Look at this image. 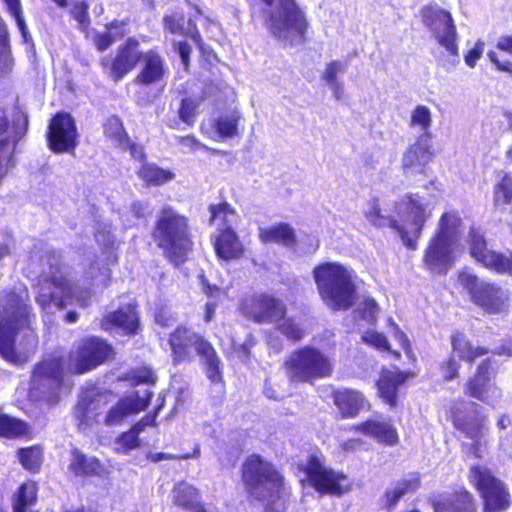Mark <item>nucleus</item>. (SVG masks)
<instances>
[{"mask_svg": "<svg viewBox=\"0 0 512 512\" xmlns=\"http://www.w3.org/2000/svg\"><path fill=\"white\" fill-rule=\"evenodd\" d=\"M59 273V262L54 257L50 264V271L41 275L36 296L37 304L46 313L66 308L70 304L87 307L91 303L93 288L103 289L108 286L111 279V270L102 260L93 261L84 273V282L89 286L73 285Z\"/></svg>", "mask_w": 512, "mask_h": 512, "instance_id": "nucleus-1", "label": "nucleus"}, {"mask_svg": "<svg viewBox=\"0 0 512 512\" xmlns=\"http://www.w3.org/2000/svg\"><path fill=\"white\" fill-rule=\"evenodd\" d=\"M27 287L18 283L0 295V355L12 363L19 361L15 336L25 331L22 357H28L37 347V336L31 326V306Z\"/></svg>", "mask_w": 512, "mask_h": 512, "instance_id": "nucleus-2", "label": "nucleus"}, {"mask_svg": "<svg viewBox=\"0 0 512 512\" xmlns=\"http://www.w3.org/2000/svg\"><path fill=\"white\" fill-rule=\"evenodd\" d=\"M433 209V203L416 193L406 196L396 205L395 211L402 224H399L396 219L381 213L377 197L367 201L363 214L368 222L375 227H390L397 230L404 244L414 250L426 221L432 216Z\"/></svg>", "mask_w": 512, "mask_h": 512, "instance_id": "nucleus-3", "label": "nucleus"}, {"mask_svg": "<svg viewBox=\"0 0 512 512\" xmlns=\"http://www.w3.org/2000/svg\"><path fill=\"white\" fill-rule=\"evenodd\" d=\"M242 479L248 493L259 501H267L265 512H284L287 495L283 476L259 455L250 456L243 464Z\"/></svg>", "mask_w": 512, "mask_h": 512, "instance_id": "nucleus-4", "label": "nucleus"}, {"mask_svg": "<svg viewBox=\"0 0 512 512\" xmlns=\"http://www.w3.org/2000/svg\"><path fill=\"white\" fill-rule=\"evenodd\" d=\"M313 278L324 304L333 311L350 309L356 301V285L351 270L336 262L313 269Z\"/></svg>", "mask_w": 512, "mask_h": 512, "instance_id": "nucleus-5", "label": "nucleus"}, {"mask_svg": "<svg viewBox=\"0 0 512 512\" xmlns=\"http://www.w3.org/2000/svg\"><path fill=\"white\" fill-rule=\"evenodd\" d=\"M153 238L164 256L179 266L185 262L192 246L188 218L171 206H164L158 212Z\"/></svg>", "mask_w": 512, "mask_h": 512, "instance_id": "nucleus-6", "label": "nucleus"}, {"mask_svg": "<svg viewBox=\"0 0 512 512\" xmlns=\"http://www.w3.org/2000/svg\"><path fill=\"white\" fill-rule=\"evenodd\" d=\"M264 25L285 44H301L308 27L304 12L295 0H261Z\"/></svg>", "mask_w": 512, "mask_h": 512, "instance_id": "nucleus-7", "label": "nucleus"}, {"mask_svg": "<svg viewBox=\"0 0 512 512\" xmlns=\"http://www.w3.org/2000/svg\"><path fill=\"white\" fill-rule=\"evenodd\" d=\"M423 24L431 31L443 51L436 54L439 66L451 72L460 62L457 31L451 14L439 6H426L421 10Z\"/></svg>", "mask_w": 512, "mask_h": 512, "instance_id": "nucleus-8", "label": "nucleus"}, {"mask_svg": "<svg viewBox=\"0 0 512 512\" xmlns=\"http://www.w3.org/2000/svg\"><path fill=\"white\" fill-rule=\"evenodd\" d=\"M291 383H312L330 377L334 370L333 359L316 347L304 346L290 353L283 363Z\"/></svg>", "mask_w": 512, "mask_h": 512, "instance_id": "nucleus-9", "label": "nucleus"}, {"mask_svg": "<svg viewBox=\"0 0 512 512\" xmlns=\"http://www.w3.org/2000/svg\"><path fill=\"white\" fill-rule=\"evenodd\" d=\"M169 345L172 351L174 364L186 360L189 357V348L194 347L195 351L204 361L207 377L216 382L221 379L219 369L220 359L212 345L198 334L191 330L178 327L169 338Z\"/></svg>", "mask_w": 512, "mask_h": 512, "instance_id": "nucleus-10", "label": "nucleus"}, {"mask_svg": "<svg viewBox=\"0 0 512 512\" xmlns=\"http://www.w3.org/2000/svg\"><path fill=\"white\" fill-rule=\"evenodd\" d=\"M458 281L465 289L471 301L490 314H499L508 310L509 291L496 284L479 279L470 271L459 273Z\"/></svg>", "mask_w": 512, "mask_h": 512, "instance_id": "nucleus-11", "label": "nucleus"}, {"mask_svg": "<svg viewBox=\"0 0 512 512\" xmlns=\"http://www.w3.org/2000/svg\"><path fill=\"white\" fill-rule=\"evenodd\" d=\"M62 385L63 364L60 358L45 359L35 366L30 382L33 397L55 403Z\"/></svg>", "mask_w": 512, "mask_h": 512, "instance_id": "nucleus-12", "label": "nucleus"}, {"mask_svg": "<svg viewBox=\"0 0 512 512\" xmlns=\"http://www.w3.org/2000/svg\"><path fill=\"white\" fill-rule=\"evenodd\" d=\"M470 481L477 487L484 501V512H500L510 506V494L505 484L483 466H472Z\"/></svg>", "mask_w": 512, "mask_h": 512, "instance_id": "nucleus-13", "label": "nucleus"}, {"mask_svg": "<svg viewBox=\"0 0 512 512\" xmlns=\"http://www.w3.org/2000/svg\"><path fill=\"white\" fill-rule=\"evenodd\" d=\"M112 347L98 337L84 339L68 357L67 370L73 374H83L99 365L109 357Z\"/></svg>", "mask_w": 512, "mask_h": 512, "instance_id": "nucleus-14", "label": "nucleus"}, {"mask_svg": "<svg viewBox=\"0 0 512 512\" xmlns=\"http://www.w3.org/2000/svg\"><path fill=\"white\" fill-rule=\"evenodd\" d=\"M305 474L306 478L301 482H307L321 494L342 495L344 493L340 483L345 478L344 475L326 467L324 461L315 455H310L305 466Z\"/></svg>", "mask_w": 512, "mask_h": 512, "instance_id": "nucleus-15", "label": "nucleus"}, {"mask_svg": "<svg viewBox=\"0 0 512 512\" xmlns=\"http://www.w3.org/2000/svg\"><path fill=\"white\" fill-rule=\"evenodd\" d=\"M78 133L72 116L57 113L50 121L47 133L49 148L55 153L71 152L77 144Z\"/></svg>", "mask_w": 512, "mask_h": 512, "instance_id": "nucleus-16", "label": "nucleus"}, {"mask_svg": "<svg viewBox=\"0 0 512 512\" xmlns=\"http://www.w3.org/2000/svg\"><path fill=\"white\" fill-rule=\"evenodd\" d=\"M464 393L493 408L502 399V390L490 381V360H484L477 368L475 376L464 385Z\"/></svg>", "mask_w": 512, "mask_h": 512, "instance_id": "nucleus-17", "label": "nucleus"}, {"mask_svg": "<svg viewBox=\"0 0 512 512\" xmlns=\"http://www.w3.org/2000/svg\"><path fill=\"white\" fill-rule=\"evenodd\" d=\"M242 308L256 323H275L286 314V307L280 300L266 295L246 299Z\"/></svg>", "mask_w": 512, "mask_h": 512, "instance_id": "nucleus-18", "label": "nucleus"}, {"mask_svg": "<svg viewBox=\"0 0 512 512\" xmlns=\"http://www.w3.org/2000/svg\"><path fill=\"white\" fill-rule=\"evenodd\" d=\"M434 154L430 140L426 136H418L416 141L409 145L401 158L403 174L406 177L425 174Z\"/></svg>", "mask_w": 512, "mask_h": 512, "instance_id": "nucleus-19", "label": "nucleus"}, {"mask_svg": "<svg viewBox=\"0 0 512 512\" xmlns=\"http://www.w3.org/2000/svg\"><path fill=\"white\" fill-rule=\"evenodd\" d=\"M151 395L152 392L148 388H145L121 398L109 409L105 416L104 423L107 426H115L120 424L129 415L144 410L150 402Z\"/></svg>", "mask_w": 512, "mask_h": 512, "instance_id": "nucleus-20", "label": "nucleus"}, {"mask_svg": "<svg viewBox=\"0 0 512 512\" xmlns=\"http://www.w3.org/2000/svg\"><path fill=\"white\" fill-rule=\"evenodd\" d=\"M457 246L434 236L424 253V264L433 273L445 274L454 264Z\"/></svg>", "mask_w": 512, "mask_h": 512, "instance_id": "nucleus-21", "label": "nucleus"}, {"mask_svg": "<svg viewBox=\"0 0 512 512\" xmlns=\"http://www.w3.org/2000/svg\"><path fill=\"white\" fill-rule=\"evenodd\" d=\"M111 393L86 392L78 401L75 407V417L78 421L80 430L90 428L94 423L98 422V416L101 410L109 403Z\"/></svg>", "mask_w": 512, "mask_h": 512, "instance_id": "nucleus-22", "label": "nucleus"}, {"mask_svg": "<svg viewBox=\"0 0 512 512\" xmlns=\"http://www.w3.org/2000/svg\"><path fill=\"white\" fill-rule=\"evenodd\" d=\"M142 52L139 50V42L135 38H128L117 50L111 64L110 76L114 81H119L132 71L140 61Z\"/></svg>", "mask_w": 512, "mask_h": 512, "instance_id": "nucleus-23", "label": "nucleus"}, {"mask_svg": "<svg viewBox=\"0 0 512 512\" xmlns=\"http://www.w3.org/2000/svg\"><path fill=\"white\" fill-rule=\"evenodd\" d=\"M421 484V475L418 472H410L402 478L391 483L380 497L381 506L391 511L393 510L400 499L406 494L414 493Z\"/></svg>", "mask_w": 512, "mask_h": 512, "instance_id": "nucleus-24", "label": "nucleus"}, {"mask_svg": "<svg viewBox=\"0 0 512 512\" xmlns=\"http://www.w3.org/2000/svg\"><path fill=\"white\" fill-rule=\"evenodd\" d=\"M28 119L22 112H17L13 118L12 131L0 140V181L7 173L6 165L11 162L17 142L27 131Z\"/></svg>", "mask_w": 512, "mask_h": 512, "instance_id": "nucleus-25", "label": "nucleus"}, {"mask_svg": "<svg viewBox=\"0 0 512 512\" xmlns=\"http://www.w3.org/2000/svg\"><path fill=\"white\" fill-rule=\"evenodd\" d=\"M105 330L116 331L122 334H135L139 327V318L135 307L128 304L107 314L101 322Z\"/></svg>", "mask_w": 512, "mask_h": 512, "instance_id": "nucleus-26", "label": "nucleus"}, {"mask_svg": "<svg viewBox=\"0 0 512 512\" xmlns=\"http://www.w3.org/2000/svg\"><path fill=\"white\" fill-rule=\"evenodd\" d=\"M473 413L464 414L462 412H453L454 427L463 433L467 438L484 437L488 431L487 416L479 415L480 406L471 403Z\"/></svg>", "mask_w": 512, "mask_h": 512, "instance_id": "nucleus-27", "label": "nucleus"}, {"mask_svg": "<svg viewBox=\"0 0 512 512\" xmlns=\"http://www.w3.org/2000/svg\"><path fill=\"white\" fill-rule=\"evenodd\" d=\"M142 69L136 77V82L142 85H151L160 82L166 75L168 68L163 57L154 50L142 53Z\"/></svg>", "mask_w": 512, "mask_h": 512, "instance_id": "nucleus-28", "label": "nucleus"}, {"mask_svg": "<svg viewBox=\"0 0 512 512\" xmlns=\"http://www.w3.org/2000/svg\"><path fill=\"white\" fill-rule=\"evenodd\" d=\"M69 474L74 477H101L106 473L105 466L95 456L87 455L75 448L71 451L68 465Z\"/></svg>", "mask_w": 512, "mask_h": 512, "instance_id": "nucleus-29", "label": "nucleus"}, {"mask_svg": "<svg viewBox=\"0 0 512 512\" xmlns=\"http://www.w3.org/2000/svg\"><path fill=\"white\" fill-rule=\"evenodd\" d=\"M214 248L217 256L223 260L237 258L243 252L242 243L233 228L221 229L214 238Z\"/></svg>", "mask_w": 512, "mask_h": 512, "instance_id": "nucleus-30", "label": "nucleus"}, {"mask_svg": "<svg viewBox=\"0 0 512 512\" xmlns=\"http://www.w3.org/2000/svg\"><path fill=\"white\" fill-rule=\"evenodd\" d=\"M355 430L389 446L395 445L398 441L396 429L386 421L368 420L355 426Z\"/></svg>", "mask_w": 512, "mask_h": 512, "instance_id": "nucleus-31", "label": "nucleus"}, {"mask_svg": "<svg viewBox=\"0 0 512 512\" xmlns=\"http://www.w3.org/2000/svg\"><path fill=\"white\" fill-rule=\"evenodd\" d=\"M407 379V375L398 370H384L377 381V387L380 396L390 406H394L397 401L398 388Z\"/></svg>", "mask_w": 512, "mask_h": 512, "instance_id": "nucleus-32", "label": "nucleus"}, {"mask_svg": "<svg viewBox=\"0 0 512 512\" xmlns=\"http://www.w3.org/2000/svg\"><path fill=\"white\" fill-rule=\"evenodd\" d=\"M435 512H476V505L467 490H460L455 494L434 502Z\"/></svg>", "mask_w": 512, "mask_h": 512, "instance_id": "nucleus-33", "label": "nucleus"}, {"mask_svg": "<svg viewBox=\"0 0 512 512\" xmlns=\"http://www.w3.org/2000/svg\"><path fill=\"white\" fill-rule=\"evenodd\" d=\"M334 402L343 417H355L367 405L360 392L349 389L338 390Z\"/></svg>", "mask_w": 512, "mask_h": 512, "instance_id": "nucleus-34", "label": "nucleus"}, {"mask_svg": "<svg viewBox=\"0 0 512 512\" xmlns=\"http://www.w3.org/2000/svg\"><path fill=\"white\" fill-rule=\"evenodd\" d=\"M163 27L165 31H168L171 34L186 35L195 43H199L201 39L194 21L189 19L186 24L185 16L182 12H174L172 14L165 15L163 18Z\"/></svg>", "mask_w": 512, "mask_h": 512, "instance_id": "nucleus-35", "label": "nucleus"}, {"mask_svg": "<svg viewBox=\"0 0 512 512\" xmlns=\"http://www.w3.org/2000/svg\"><path fill=\"white\" fill-rule=\"evenodd\" d=\"M172 500L179 507L194 510V512H206L200 506L198 490L188 482L181 481L175 484L172 490Z\"/></svg>", "mask_w": 512, "mask_h": 512, "instance_id": "nucleus-36", "label": "nucleus"}, {"mask_svg": "<svg viewBox=\"0 0 512 512\" xmlns=\"http://www.w3.org/2000/svg\"><path fill=\"white\" fill-rule=\"evenodd\" d=\"M461 226L462 220L457 212H446L440 218L435 236L458 246L461 237Z\"/></svg>", "mask_w": 512, "mask_h": 512, "instance_id": "nucleus-37", "label": "nucleus"}, {"mask_svg": "<svg viewBox=\"0 0 512 512\" xmlns=\"http://www.w3.org/2000/svg\"><path fill=\"white\" fill-rule=\"evenodd\" d=\"M451 343L454 355L468 362H473L476 358L488 352L483 347L473 346L467 337L460 332H456L452 335Z\"/></svg>", "mask_w": 512, "mask_h": 512, "instance_id": "nucleus-38", "label": "nucleus"}, {"mask_svg": "<svg viewBox=\"0 0 512 512\" xmlns=\"http://www.w3.org/2000/svg\"><path fill=\"white\" fill-rule=\"evenodd\" d=\"M259 238L263 243L275 242L284 246H293L295 244L294 229L286 223L260 229Z\"/></svg>", "mask_w": 512, "mask_h": 512, "instance_id": "nucleus-39", "label": "nucleus"}, {"mask_svg": "<svg viewBox=\"0 0 512 512\" xmlns=\"http://www.w3.org/2000/svg\"><path fill=\"white\" fill-rule=\"evenodd\" d=\"M409 125L420 132L419 136H426L431 141L432 112L425 105H417L410 114Z\"/></svg>", "mask_w": 512, "mask_h": 512, "instance_id": "nucleus-40", "label": "nucleus"}, {"mask_svg": "<svg viewBox=\"0 0 512 512\" xmlns=\"http://www.w3.org/2000/svg\"><path fill=\"white\" fill-rule=\"evenodd\" d=\"M211 213L210 221L218 229L232 228L237 222V214L228 203H221L218 205H211L209 207Z\"/></svg>", "mask_w": 512, "mask_h": 512, "instance_id": "nucleus-41", "label": "nucleus"}, {"mask_svg": "<svg viewBox=\"0 0 512 512\" xmlns=\"http://www.w3.org/2000/svg\"><path fill=\"white\" fill-rule=\"evenodd\" d=\"M138 176L148 185H162L171 180L174 174L155 164L144 163L138 171Z\"/></svg>", "mask_w": 512, "mask_h": 512, "instance_id": "nucleus-42", "label": "nucleus"}, {"mask_svg": "<svg viewBox=\"0 0 512 512\" xmlns=\"http://www.w3.org/2000/svg\"><path fill=\"white\" fill-rule=\"evenodd\" d=\"M151 214L150 205L146 201L136 200L130 204L129 210L121 215L123 225L132 227L138 220H145Z\"/></svg>", "mask_w": 512, "mask_h": 512, "instance_id": "nucleus-43", "label": "nucleus"}, {"mask_svg": "<svg viewBox=\"0 0 512 512\" xmlns=\"http://www.w3.org/2000/svg\"><path fill=\"white\" fill-rule=\"evenodd\" d=\"M18 458L24 469L36 472L43 461V451L39 446L22 448L18 451Z\"/></svg>", "mask_w": 512, "mask_h": 512, "instance_id": "nucleus-44", "label": "nucleus"}, {"mask_svg": "<svg viewBox=\"0 0 512 512\" xmlns=\"http://www.w3.org/2000/svg\"><path fill=\"white\" fill-rule=\"evenodd\" d=\"M27 432V425L16 418L0 414V436L16 438Z\"/></svg>", "mask_w": 512, "mask_h": 512, "instance_id": "nucleus-45", "label": "nucleus"}, {"mask_svg": "<svg viewBox=\"0 0 512 512\" xmlns=\"http://www.w3.org/2000/svg\"><path fill=\"white\" fill-rule=\"evenodd\" d=\"M239 115L232 113L224 115L216 120V130L221 139L231 138L237 134Z\"/></svg>", "mask_w": 512, "mask_h": 512, "instance_id": "nucleus-46", "label": "nucleus"}, {"mask_svg": "<svg viewBox=\"0 0 512 512\" xmlns=\"http://www.w3.org/2000/svg\"><path fill=\"white\" fill-rule=\"evenodd\" d=\"M12 59L8 45V31L4 22L0 21V75L11 69Z\"/></svg>", "mask_w": 512, "mask_h": 512, "instance_id": "nucleus-47", "label": "nucleus"}, {"mask_svg": "<svg viewBox=\"0 0 512 512\" xmlns=\"http://www.w3.org/2000/svg\"><path fill=\"white\" fill-rule=\"evenodd\" d=\"M512 201V179L505 175L497 183L494 190V203L496 206L506 205Z\"/></svg>", "mask_w": 512, "mask_h": 512, "instance_id": "nucleus-48", "label": "nucleus"}, {"mask_svg": "<svg viewBox=\"0 0 512 512\" xmlns=\"http://www.w3.org/2000/svg\"><path fill=\"white\" fill-rule=\"evenodd\" d=\"M104 133L119 143H122L127 136L122 121L116 116H112L107 120L104 125Z\"/></svg>", "mask_w": 512, "mask_h": 512, "instance_id": "nucleus-49", "label": "nucleus"}, {"mask_svg": "<svg viewBox=\"0 0 512 512\" xmlns=\"http://www.w3.org/2000/svg\"><path fill=\"white\" fill-rule=\"evenodd\" d=\"M346 69V62L334 60L326 65L325 71L322 74V79L327 85L339 82L338 74L344 73Z\"/></svg>", "mask_w": 512, "mask_h": 512, "instance_id": "nucleus-50", "label": "nucleus"}, {"mask_svg": "<svg viewBox=\"0 0 512 512\" xmlns=\"http://www.w3.org/2000/svg\"><path fill=\"white\" fill-rule=\"evenodd\" d=\"M9 13L15 18L17 26L24 38L27 41V27L22 17V10L20 0H3Z\"/></svg>", "mask_w": 512, "mask_h": 512, "instance_id": "nucleus-51", "label": "nucleus"}, {"mask_svg": "<svg viewBox=\"0 0 512 512\" xmlns=\"http://www.w3.org/2000/svg\"><path fill=\"white\" fill-rule=\"evenodd\" d=\"M279 329L283 335L293 341H300L305 336L304 329L292 319H285Z\"/></svg>", "mask_w": 512, "mask_h": 512, "instance_id": "nucleus-52", "label": "nucleus"}, {"mask_svg": "<svg viewBox=\"0 0 512 512\" xmlns=\"http://www.w3.org/2000/svg\"><path fill=\"white\" fill-rule=\"evenodd\" d=\"M471 443H464L463 449L466 454L472 455L475 458H482L488 450V441L484 437L470 438Z\"/></svg>", "mask_w": 512, "mask_h": 512, "instance_id": "nucleus-53", "label": "nucleus"}, {"mask_svg": "<svg viewBox=\"0 0 512 512\" xmlns=\"http://www.w3.org/2000/svg\"><path fill=\"white\" fill-rule=\"evenodd\" d=\"M96 241L105 248L111 247L115 242V236L109 223H98L95 231Z\"/></svg>", "mask_w": 512, "mask_h": 512, "instance_id": "nucleus-54", "label": "nucleus"}, {"mask_svg": "<svg viewBox=\"0 0 512 512\" xmlns=\"http://www.w3.org/2000/svg\"><path fill=\"white\" fill-rule=\"evenodd\" d=\"M362 340L377 348L378 350L390 351V344L387 338L377 331H367L362 335Z\"/></svg>", "mask_w": 512, "mask_h": 512, "instance_id": "nucleus-55", "label": "nucleus"}, {"mask_svg": "<svg viewBox=\"0 0 512 512\" xmlns=\"http://www.w3.org/2000/svg\"><path fill=\"white\" fill-rule=\"evenodd\" d=\"M88 4L84 1L77 2L72 10V17L78 22L82 29L87 28L90 25V18L88 14Z\"/></svg>", "mask_w": 512, "mask_h": 512, "instance_id": "nucleus-56", "label": "nucleus"}, {"mask_svg": "<svg viewBox=\"0 0 512 512\" xmlns=\"http://www.w3.org/2000/svg\"><path fill=\"white\" fill-rule=\"evenodd\" d=\"M379 307L373 298H366L360 305V313L362 318L368 323H373L376 320Z\"/></svg>", "mask_w": 512, "mask_h": 512, "instance_id": "nucleus-57", "label": "nucleus"}, {"mask_svg": "<svg viewBox=\"0 0 512 512\" xmlns=\"http://www.w3.org/2000/svg\"><path fill=\"white\" fill-rule=\"evenodd\" d=\"M196 108L197 104L194 100L189 98L183 99L179 109V116L181 120L184 123L191 125L196 114Z\"/></svg>", "mask_w": 512, "mask_h": 512, "instance_id": "nucleus-58", "label": "nucleus"}, {"mask_svg": "<svg viewBox=\"0 0 512 512\" xmlns=\"http://www.w3.org/2000/svg\"><path fill=\"white\" fill-rule=\"evenodd\" d=\"M118 445L121 450L128 452L140 445L139 436L132 430L123 433L118 439Z\"/></svg>", "mask_w": 512, "mask_h": 512, "instance_id": "nucleus-59", "label": "nucleus"}, {"mask_svg": "<svg viewBox=\"0 0 512 512\" xmlns=\"http://www.w3.org/2000/svg\"><path fill=\"white\" fill-rule=\"evenodd\" d=\"M485 48V43L482 40H478L474 47L464 56L466 65L470 68H474L477 61L481 58Z\"/></svg>", "mask_w": 512, "mask_h": 512, "instance_id": "nucleus-60", "label": "nucleus"}, {"mask_svg": "<svg viewBox=\"0 0 512 512\" xmlns=\"http://www.w3.org/2000/svg\"><path fill=\"white\" fill-rule=\"evenodd\" d=\"M131 379L136 384H153L155 383L156 377L152 370L144 368L134 371L131 375Z\"/></svg>", "mask_w": 512, "mask_h": 512, "instance_id": "nucleus-61", "label": "nucleus"}, {"mask_svg": "<svg viewBox=\"0 0 512 512\" xmlns=\"http://www.w3.org/2000/svg\"><path fill=\"white\" fill-rule=\"evenodd\" d=\"M128 21H113L109 24L108 31L113 34V38H115V41L122 38L123 36L127 35L129 33V30L127 28Z\"/></svg>", "mask_w": 512, "mask_h": 512, "instance_id": "nucleus-62", "label": "nucleus"}, {"mask_svg": "<svg viewBox=\"0 0 512 512\" xmlns=\"http://www.w3.org/2000/svg\"><path fill=\"white\" fill-rule=\"evenodd\" d=\"M115 41L113 34L109 31L98 34L95 38V44L100 51H104L109 48Z\"/></svg>", "mask_w": 512, "mask_h": 512, "instance_id": "nucleus-63", "label": "nucleus"}, {"mask_svg": "<svg viewBox=\"0 0 512 512\" xmlns=\"http://www.w3.org/2000/svg\"><path fill=\"white\" fill-rule=\"evenodd\" d=\"M488 58L498 70L512 74V63L510 61H501L494 51L488 52Z\"/></svg>", "mask_w": 512, "mask_h": 512, "instance_id": "nucleus-64", "label": "nucleus"}]
</instances>
